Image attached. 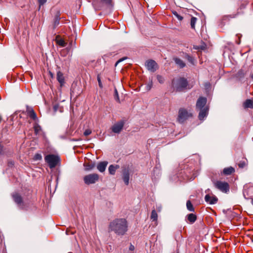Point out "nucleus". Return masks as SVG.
I'll return each mask as SVG.
<instances>
[{"instance_id":"33","label":"nucleus","mask_w":253,"mask_h":253,"mask_svg":"<svg viewBox=\"0 0 253 253\" xmlns=\"http://www.w3.org/2000/svg\"><path fill=\"white\" fill-rule=\"evenodd\" d=\"M42 159V155L40 154H36L34 157L35 160H41Z\"/></svg>"},{"instance_id":"9","label":"nucleus","mask_w":253,"mask_h":253,"mask_svg":"<svg viewBox=\"0 0 253 253\" xmlns=\"http://www.w3.org/2000/svg\"><path fill=\"white\" fill-rule=\"evenodd\" d=\"M12 198L14 202L18 205L21 209H24V205L22 197L17 193L12 195Z\"/></svg>"},{"instance_id":"53","label":"nucleus","mask_w":253,"mask_h":253,"mask_svg":"<svg viewBox=\"0 0 253 253\" xmlns=\"http://www.w3.org/2000/svg\"><path fill=\"white\" fill-rule=\"evenodd\" d=\"M54 110H56V106H54Z\"/></svg>"},{"instance_id":"12","label":"nucleus","mask_w":253,"mask_h":253,"mask_svg":"<svg viewBox=\"0 0 253 253\" xmlns=\"http://www.w3.org/2000/svg\"><path fill=\"white\" fill-rule=\"evenodd\" d=\"M205 201L211 205L216 204L218 201L217 198L213 194H207L205 197Z\"/></svg>"},{"instance_id":"44","label":"nucleus","mask_w":253,"mask_h":253,"mask_svg":"<svg viewBox=\"0 0 253 253\" xmlns=\"http://www.w3.org/2000/svg\"><path fill=\"white\" fill-rule=\"evenodd\" d=\"M205 46H201V47H199V46H196L195 47V48L196 49H205Z\"/></svg>"},{"instance_id":"23","label":"nucleus","mask_w":253,"mask_h":253,"mask_svg":"<svg viewBox=\"0 0 253 253\" xmlns=\"http://www.w3.org/2000/svg\"><path fill=\"white\" fill-rule=\"evenodd\" d=\"M56 42L59 45L64 47L66 45L67 43L65 42L63 39L59 38V36L56 37Z\"/></svg>"},{"instance_id":"5","label":"nucleus","mask_w":253,"mask_h":253,"mask_svg":"<svg viewBox=\"0 0 253 253\" xmlns=\"http://www.w3.org/2000/svg\"><path fill=\"white\" fill-rule=\"evenodd\" d=\"M214 186L223 193H227L229 191L230 186L229 184L225 181L217 180L213 181Z\"/></svg>"},{"instance_id":"48","label":"nucleus","mask_w":253,"mask_h":253,"mask_svg":"<svg viewBox=\"0 0 253 253\" xmlns=\"http://www.w3.org/2000/svg\"><path fill=\"white\" fill-rule=\"evenodd\" d=\"M49 74H50V75L51 77L52 78H53V74H52L51 72H49Z\"/></svg>"},{"instance_id":"13","label":"nucleus","mask_w":253,"mask_h":253,"mask_svg":"<svg viewBox=\"0 0 253 253\" xmlns=\"http://www.w3.org/2000/svg\"><path fill=\"white\" fill-rule=\"evenodd\" d=\"M207 103V99L205 97H200L197 102L196 103V108L199 109H202L205 107V105Z\"/></svg>"},{"instance_id":"1","label":"nucleus","mask_w":253,"mask_h":253,"mask_svg":"<svg viewBox=\"0 0 253 253\" xmlns=\"http://www.w3.org/2000/svg\"><path fill=\"white\" fill-rule=\"evenodd\" d=\"M108 230L118 236H123L128 230L127 221L124 218H116L110 222Z\"/></svg>"},{"instance_id":"43","label":"nucleus","mask_w":253,"mask_h":253,"mask_svg":"<svg viewBox=\"0 0 253 253\" xmlns=\"http://www.w3.org/2000/svg\"><path fill=\"white\" fill-rule=\"evenodd\" d=\"M134 249H135L134 246L133 245H132V244H130L129 248V250L131 251H133L134 250Z\"/></svg>"},{"instance_id":"10","label":"nucleus","mask_w":253,"mask_h":253,"mask_svg":"<svg viewBox=\"0 0 253 253\" xmlns=\"http://www.w3.org/2000/svg\"><path fill=\"white\" fill-rule=\"evenodd\" d=\"M124 124L123 121L117 122L112 126V131L115 133H119L123 129Z\"/></svg>"},{"instance_id":"11","label":"nucleus","mask_w":253,"mask_h":253,"mask_svg":"<svg viewBox=\"0 0 253 253\" xmlns=\"http://www.w3.org/2000/svg\"><path fill=\"white\" fill-rule=\"evenodd\" d=\"M122 178L125 184L127 185L129 183V169L128 167L123 168Z\"/></svg>"},{"instance_id":"7","label":"nucleus","mask_w":253,"mask_h":253,"mask_svg":"<svg viewBox=\"0 0 253 253\" xmlns=\"http://www.w3.org/2000/svg\"><path fill=\"white\" fill-rule=\"evenodd\" d=\"M96 8L101 9L104 8H110L112 6V0H99V1L95 4Z\"/></svg>"},{"instance_id":"15","label":"nucleus","mask_w":253,"mask_h":253,"mask_svg":"<svg viewBox=\"0 0 253 253\" xmlns=\"http://www.w3.org/2000/svg\"><path fill=\"white\" fill-rule=\"evenodd\" d=\"M200 111L199 114V119L200 120H203L208 115L209 109L208 107H204L202 109H199Z\"/></svg>"},{"instance_id":"50","label":"nucleus","mask_w":253,"mask_h":253,"mask_svg":"<svg viewBox=\"0 0 253 253\" xmlns=\"http://www.w3.org/2000/svg\"><path fill=\"white\" fill-rule=\"evenodd\" d=\"M251 78L253 80V74H252L251 75Z\"/></svg>"},{"instance_id":"39","label":"nucleus","mask_w":253,"mask_h":253,"mask_svg":"<svg viewBox=\"0 0 253 253\" xmlns=\"http://www.w3.org/2000/svg\"><path fill=\"white\" fill-rule=\"evenodd\" d=\"M46 1L47 0H38L40 7L43 5Z\"/></svg>"},{"instance_id":"20","label":"nucleus","mask_w":253,"mask_h":253,"mask_svg":"<svg viewBox=\"0 0 253 253\" xmlns=\"http://www.w3.org/2000/svg\"><path fill=\"white\" fill-rule=\"evenodd\" d=\"M187 218L190 223H193L197 219V216L194 213H190L187 215Z\"/></svg>"},{"instance_id":"2","label":"nucleus","mask_w":253,"mask_h":253,"mask_svg":"<svg viewBox=\"0 0 253 253\" xmlns=\"http://www.w3.org/2000/svg\"><path fill=\"white\" fill-rule=\"evenodd\" d=\"M171 85L174 91L180 92L187 89L188 84L185 78L179 77L173 79Z\"/></svg>"},{"instance_id":"24","label":"nucleus","mask_w":253,"mask_h":253,"mask_svg":"<svg viewBox=\"0 0 253 253\" xmlns=\"http://www.w3.org/2000/svg\"><path fill=\"white\" fill-rule=\"evenodd\" d=\"M85 167V170L88 171L93 169L95 167V164L92 163H88L84 164Z\"/></svg>"},{"instance_id":"8","label":"nucleus","mask_w":253,"mask_h":253,"mask_svg":"<svg viewBox=\"0 0 253 253\" xmlns=\"http://www.w3.org/2000/svg\"><path fill=\"white\" fill-rule=\"evenodd\" d=\"M147 69L151 72H154L158 69L157 63L153 60H149L145 62Z\"/></svg>"},{"instance_id":"4","label":"nucleus","mask_w":253,"mask_h":253,"mask_svg":"<svg viewBox=\"0 0 253 253\" xmlns=\"http://www.w3.org/2000/svg\"><path fill=\"white\" fill-rule=\"evenodd\" d=\"M44 159L50 169L55 168L59 162V158L53 154L46 155Z\"/></svg>"},{"instance_id":"28","label":"nucleus","mask_w":253,"mask_h":253,"mask_svg":"<svg viewBox=\"0 0 253 253\" xmlns=\"http://www.w3.org/2000/svg\"><path fill=\"white\" fill-rule=\"evenodd\" d=\"M186 207L188 211H194V208L193 207V206L190 200L187 201Z\"/></svg>"},{"instance_id":"38","label":"nucleus","mask_w":253,"mask_h":253,"mask_svg":"<svg viewBox=\"0 0 253 253\" xmlns=\"http://www.w3.org/2000/svg\"><path fill=\"white\" fill-rule=\"evenodd\" d=\"M91 133V130L89 129H86L84 132V134L85 136H88Z\"/></svg>"},{"instance_id":"18","label":"nucleus","mask_w":253,"mask_h":253,"mask_svg":"<svg viewBox=\"0 0 253 253\" xmlns=\"http://www.w3.org/2000/svg\"><path fill=\"white\" fill-rule=\"evenodd\" d=\"M235 171V169L232 167L224 168L223 170V173L224 175H230Z\"/></svg>"},{"instance_id":"6","label":"nucleus","mask_w":253,"mask_h":253,"mask_svg":"<svg viewBox=\"0 0 253 253\" xmlns=\"http://www.w3.org/2000/svg\"><path fill=\"white\" fill-rule=\"evenodd\" d=\"M99 175L97 173H91L86 175L84 177V181L87 185L96 183L99 180Z\"/></svg>"},{"instance_id":"37","label":"nucleus","mask_w":253,"mask_h":253,"mask_svg":"<svg viewBox=\"0 0 253 253\" xmlns=\"http://www.w3.org/2000/svg\"><path fill=\"white\" fill-rule=\"evenodd\" d=\"M60 17L59 16L56 15L55 18V21H54V26H56L58 25L59 20H60Z\"/></svg>"},{"instance_id":"26","label":"nucleus","mask_w":253,"mask_h":253,"mask_svg":"<svg viewBox=\"0 0 253 253\" xmlns=\"http://www.w3.org/2000/svg\"><path fill=\"white\" fill-rule=\"evenodd\" d=\"M151 219L153 221H157L158 219V214L155 210H152L151 216Z\"/></svg>"},{"instance_id":"17","label":"nucleus","mask_w":253,"mask_h":253,"mask_svg":"<svg viewBox=\"0 0 253 253\" xmlns=\"http://www.w3.org/2000/svg\"><path fill=\"white\" fill-rule=\"evenodd\" d=\"M107 165V161L101 162L97 164V169L100 172H103L105 170Z\"/></svg>"},{"instance_id":"36","label":"nucleus","mask_w":253,"mask_h":253,"mask_svg":"<svg viewBox=\"0 0 253 253\" xmlns=\"http://www.w3.org/2000/svg\"><path fill=\"white\" fill-rule=\"evenodd\" d=\"M114 97H115V100L116 101H117L118 102L120 101L118 92V91H117L116 88H115V96H114Z\"/></svg>"},{"instance_id":"45","label":"nucleus","mask_w":253,"mask_h":253,"mask_svg":"<svg viewBox=\"0 0 253 253\" xmlns=\"http://www.w3.org/2000/svg\"><path fill=\"white\" fill-rule=\"evenodd\" d=\"M124 58H122V59H121L120 60H119L116 63V66L120 62L122 61L123 60H124Z\"/></svg>"},{"instance_id":"14","label":"nucleus","mask_w":253,"mask_h":253,"mask_svg":"<svg viewBox=\"0 0 253 253\" xmlns=\"http://www.w3.org/2000/svg\"><path fill=\"white\" fill-rule=\"evenodd\" d=\"M26 112L27 116L31 119L35 121H37L38 120V117L37 116L36 113L32 108L28 107L27 108Z\"/></svg>"},{"instance_id":"27","label":"nucleus","mask_w":253,"mask_h":253,"mask_svg":"<svg viewBox=\"0 0 253 253\" xmlns=\"http://www.w3.org/2000/svg\"><path fill=\"white\" fill-rule=\"evenodd\" d=\"M247 162V160L246 159L243 158V159L238 163V166L240 168H243L246 166Z\"/></svg>"},{"instance_id":"35","label":"nucleus","mask_w":253,"mask_h":253,"mask_svg":"<svg viewBox=\"0 0 253 253\" xmlns=\"http://www.w3.org/2000/svg\"><path fill=\"white\" fill-rule=\"evenodd\" d=\"M97 81L98 82L99 86L101 88H102L103 87V85H102V84L101 81V78H100V75L99 74L97 75Z\"/></svg>"},{"instance_id":"47","label":"nucleus","mask_w":253,"mask_h":253,"mask_svg":"<svg viewBox=\"0 0 253 253\" xmlns=\"http://www.w3.org/2000/svg\"><path fill=\"white\" fill-rule=\"evenodd\" d=\"M172 13L173 14V15L175 16H176L177 14H178V13L176 11H173Z\"/></svg>"},{"instance_id":"41","label":"nucleus","mask_w":253,"mask_h":253,"mask_svg":"<svg viewBox=\"0 0 253 253\" xmlns=\"http://www.w3.org/2000/svg\"><path fill=\"white\" fill-rule=\"evenodd\" d=\"M75 231H72V232H70V231L69 230V229H67L66 230V234L69 235V234H74L75 233Z\"/></svg>"},{"instance_id":"34","label":"nucleus","mask_w":253,"mask_h":253,"mask_svg":"<svg viewBox=\"0 0 253 253\" xmlns=\"http://www.w3.org/2000/svg\"><path fill=\"white\" fill-rule=\"evenodd\" d=\"M152 85H153V82H152V80L151 79L150 80V82L147 85V86H146V89L147 90H150V89L151 88L152 86Z\"/></svg>"},{"instance_id":"19","label":"nucleus","mask_w":253,"mask_h":253,"mask_svg":"<svg viewBox=\"0 0 253 253\" xmlns=\"http://www.w3.org/2000/svg\"><path fill=\"white\" fill-rule=\"evenodd\" d=\"M119 165H111L109 166L108 170L109 173L112 175H114L116 172V170L119 168Z\"/></svg>"},{"instance_id":"29","label":"nucleus","mask_w":253,"mask_h":253,"mask_svg":"<svg viewBox=\"0 0 253 253\" xmlns=\"http://www.w3.org/2000/svg\"><path fill=\"white\" fill-rule=\"evenodd\" d=\"M34 129L36 134H38L41 130V126L37 123H35L34 125Z\"/></svg>"},{"instance_id":"3","label":"nucleus","mask_w":253,"mask_h":253,"mask_svg":"<svg viewBox=\"0 0 253 253\" xmlns=\"http://www.w3.org/2000/svg\"><path fill=\"white\" fill-rule=\"evenodd\" d=\"M193 117V114L191 109L184 108H180L178 111L177 121L180 123H183L187 120Z\"/></svg>"},{"instance_id":"30","label":"nucleus","mask_w":253,"mask_h":253,"mask_svg":"<svg viewBox=\"0 0 253 253\" xmlns=\"http://www.w3.org/2000/svg\"><path fill=\"white\" fill-rule=\"evenodd\" d=\"M197 20V19L196 17H192L191 18V21H190V24H191V27L192 29H195V23H196Z\"/></svg>"},{"instance_id":"51","label":"nucleus","mask_w":253,"mask_h":253,"mask_svg":"<svg viewBox=\"0 0 253 253\" xmlns=\"http://www.w3.org/2000/svg\"><path fill=\"white\" fill-rule=\"evenodd\" d=\"M251 203L253 205V199L251 201Z\"/></svg>"},{"instance_id":"22","label":"nucleus","mask_w":253,"mask_h":253,"mask_svg":"<svg viewBox=\"0 0 253 253\" xmlns=\"http://www.w3.org/2000/svg\"><path fill=\"white\" fill-rule=\"evenodd\" d=\"M244 107L245 108H253V101L251 99H247L244 103Z\"/></svg>"},{"instance_id":"49","label":"nucleus","mask_w":253,"mask_h":253,"mask_svg":"<svg viewBox=\"0 0 253 253\" xmlns=\"http://www.w3.org/2000/svg\"><path fill=\"white\" fill-rule=\"evenodd\" d=\"M2 121V117L0 115V123Z\"/></svg>"},{"instance_id":"21","label":"nucleus","mask_w":253,"mask_h":253,"mask_svg":"<svg viewBox=\"0 0 253 253\" xmlns=\"http://www.w3.org/2000/svg\"><path fill=\"white\" fill-rule=\"evenodd\" d=\"M173 60L174 61L175 63L179 66L180 68H183L184 67H185V64L180 59H179L177 57H174Z\"/></svg>"},{"instance_id":"25","label":"nucleus","mask_w":253,"mask_h":253,"mask_svg":"<svg viewBox=\"0 0 253 253\" xmlns=\"http://www.w3.org/2000/svg\"><path fill=\"white\" fill-rule=\"evenodd\" d=\"M246 74V71L242 69L238 72L236 76H237V78H238L239 79H241V78H244Z\"/></svg>"},{"instance_id":"16","label":"nucleus","mask_w":253,"mask_h":253,"mask_svg":"<svg viewBox=\"0 0 253 253\" xmlns=\"http://www.w3.org/2000/svg\"><path fill=\"white\" fill-rule=\"evenodd\" d=\"M56 79L60 84V86L62 87L65 84V78L63 74L61 72L58 71L57 73Z\"/></svg>"},{"instance_id":"52","label":"nucleus","mask_w":253,"mask_h":253,"mask_svg":"<svg viewBox=\"0 0 253 253\" xmlns=\"http://www.w3.org/2000/svg\"><path fill=\"white\" fill-rule=\"evenodd\" d=\"M240 40H239V41L237 42V44H240Z\"/></svg>"},{"instance_id":"40","label":"nucleus","mask_w":253,"mask_h":253,"mask_svg":"<svg viewBox=\"0 0 253 253\" xmlns=\"http://www.w3.org/2000/svg\"><path fill=\"white\" fill-rule=\"evenodd\" d=\"M4 153H5L4 149L3 146H2V145L1 144V143H0V154H4Z\"/></svg>"},{"instance_id":"46","label":"nucleus","mask_w":253,"mask_h":253,"mask_svg":"<svg viewBox=\"0 0 253 253\" xmlns=\"http://www.w3.org/2000/svg\"><path fill=\"white\" fill-rule=\"evenodd\" d=\"M172 13L173 14V15L175 16H176L177 14H178V13L176 11H173Z\"/></svg>"},{"instance_id":"42","label":"nucleus","mask_w":253,"mask_h":253,"mask_svg":"<svg viewBox=\"0 0 253 253\" xmlns=\"http://www.w3.org/2000/svg\"><path fill=\"white\" fill-rule=\"evenodd\" d=\"M179 21H181L183 19V17L180 15L179 14H177L175 16Z\"/></svg>"},{"instance_id":"31","label":"nucleus","mask_w":253,"mask_h":253,"mask_svg":"<svg viewBox=\"0 0 253 253\" xmlns=\"http://www.w3.org/2000/svg\"><path fill=\"white\" fill-rule=\"evenodd\" d=\"M185 57L189 62H190L192 64H194V59L193 58V57L191 56L188 54H186L185 55Z\"/></svg>"},{"instance_id":"32","label":"nucleus","mask_w":253,"mask_h":253,"mask_svg":"<svg viewBox=\"0 0 253 253\" xmlns=\"http://www.w3.org/2000/svg\"><path fill=\"white\" fill-rule=\"evenodd\" d=\"M157 80L158 81V82L160 83V84H163L164 83V78L161 75H157Z\"/></svg>"}]
</instances>
